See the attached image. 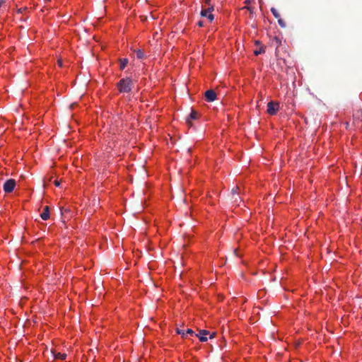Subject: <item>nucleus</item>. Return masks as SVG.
<instances>
[{
	"instance_id": "27",
	"label": "nucleus",
	"mask_w": 362,
	"mask_h": 362,
	"mask_svg": "<svg viewBox=\"0 0 362 362\" xmlns=\"http://www.w3.org/2000/svg\"><path fill=\"white\" fill-rule=\"evenodd\" d=\"M46 2L49 1L50 0H45Z\"/></svg>"
},
{
	"instance_id": "20",
	"label": "nucleus",
	"mask_w": 362,
	"mask_h": 362,
	"mask_svg": "<svg viewBox=\"0 0 362 362\" xmlns=\"http://www.w3.org/2000/svg\"><path fill=\"white\" fill-rule=\"evenodd\" d=\"M54 185L57 186V187H59L60 186V182L59 180H55L54 182Z\"/></svg>"
},
{
	"instance_id": "24",
	"label": "nucleus",
	"mask_w": 362,
	"mask_h": 362,
	"mask_svg": "<svg viewBox=\"0 0 362 362\" xmlns=\"http://www.w3.org/2000/svg\"><path fill=\"white\" fill-rule=\"evenodd\" d=\"M58 64H59V65L60 66H62V62H61V60H59V61H58Z\"/></svg>"
},
{
	"instance_id": "12",
	"label": "nucleus",
	"mask_w": 362,
	"mask_h": 362,
	"mask_svg": "<svg viewBox=\"0 0 362 362\" xmlns=\"http://www.w3.org/2000/svg\"><path fill=\"white\" fill-rule=\"evenodd\" d=\"M136 57L139 59H144L145 57L144 52L141 49H137L135 51Z\"/></svg>"
},
{
	"instance_id": "10",
	"label": "nucleus",
	"mask_w": 362,
	"mask_h": 362,
	"mask_svg": "<svg viewBox=\"0 0 362 362\" xmlns=\"http://www.w3.org/2000/svg\"><path fill=\"white\" fill-rule=\"evenodd\" d=\"M129 60L127 58H123L119 59V69L123 70L125 69L127 65L128 64Z\"/></svg>"
},
{
	"instance_id": "4",
	"label": "nucleus",
	"mask_w": 362,
	"mask_h": 362,
	"mask_svg": "<svg viewBox=\"0 0 362 362\" xmlns=\"http://www.w3.org/2000/svg\"><path fill=\"white\" fill-rule=\"evenodd\" d=\"M16 187V181L13 179L8 180L4 185V190L6 193H11Z\"/></svg>"
},
{
	"instance_id": "15",
	"label": "nucleus",
	"mask_w": 362,
	"mask_h": 362,
	"mask_svg": "<svg viewBox=\"0 0 362 362\" xmlns=\"http://www.w3.org/2000/svg\"><path fill=\"white\" fill-rule=\"evenodd\" d=\"M208 6H214L211 4V0H203L202 6V7H208Z\"/></svg>"
},
{
	"instance_id": "23",
	"label": "nucleus",
	"mask_w": 362,
	"mask_h": 362,
	"mask_svg": "<svg viewBox=\"0 0 362 362\" xmlns=\"http://www.w3.org/2000/svg\"><path fill=\"white\" fill-rule=\"evenodd\" d=\"M4 2V0H0V7L1 6L2 4Z\"/></svg>"
},
{
	"instance_id": "1",
	"label": "nucleus",
	"mask_w": 362,
	"mask_h": 362,
	"mask_svg": "<svg viewBox=\"0 0 362 362\" xmlns=\"http://www.w3.org/2000/svg\"><path fill=\"white\" fill-rule=\"evenodd\" d=\"M133 81L131 78L127 77L120 79L117 83V88L120 93H128L132 91Z\"/></svg>"
},
{
	"instance_id": "5",
	"label": "nucleus",
	"mask_w": 362,
	"mask_h": 362,
	"mask_svg": "<svg viewBox=\"0 0 362 362\" xmlns=\"http://www.w3.org/2000/svg\"><path fill=\"white\" fill-rule=\"evenodd\" d=\"M205 100L207 102H213L216 99V93L214 90H208L204 93Z\"/></svg>"
},
{
	"instance_id": "19",
	"label": "nucleus",
	"mask_w": 362,
	"mask_h": 362,
	"mask_svg": "<svg viewBox=\"0 0 362 362\" xmlns=\"http://www.w3.org/2000/svg\"><path fill=\"white\" fill-rule=\"evenodd\" d=\"M25 10H27L26 7L20 8L18 9V12L21 13L24 12Z\"/></svg>"
},
{
	"instance_id": "21",
	"label": "nucleus",
	"mask_w": 362,
	"mask_h": 362,
	"mask_svg": "<svg viewBox=\"0 0 362 362\" xmlns=\"http://www.w3.org/2000/svg\"><path fill=\"white\" fill-rule=\"evenodd\" d=\"M197 25H198L199 27H203L204 26V23H203L202 21H199L197 23Z\"/></svg>"
},
{
	"instance_id": "18",
	"label": "nucleus",
	"mask_w": 362,
	"mask_h": 362,
	"mask_svg": "<svg viewBox=\"0 0 362 362\" xmlns=\"http://www.w3.org/2000/svg\"><path fill=\"white\" fill-rule=\"evenodd\" d=\"M187 334L192 336L194 334V331L191 329H187L185 331V337H187Z\"/></svg>"
},
{
	"instance_id": "25",
	"label": "nucleus",
	"mask_w": 362,
	"mask_h": 362,
	"mask_svg": "<svg viewBox=\"0 0 362 362\" xmlns=\"http://www.w3.org/2000/svg\"><path fill=\"white\" fill-rule=\"evenodd\" d=\"M255 44H256V45H259V44H260V42H259V41L257 40V41H255Z\"/></svg>"
},
{
	"instance_id": "3",
	"label": "nucleus",
	"mask_w": 362,
	"mask_h": 362,
	"mask_svg": "<svg viewBox=\"0 0 362 362\" xmlns=\"http://www.w3.org/2000/svg\"><path fill=\"white\" fill-rule=\"evenodd\" d=\"M279 109V104L274 101H270L267 103V112L270 115H275Z\"/></svg>"
},
{
	"instance_id": "22",
	"label": "nucleus",
	"mask_w": 362,
	"mask_h": 362,
	"mask_svg": "<svg viewBox=\"0 0 362 362\" xmlns=\"http://www.w3.org/2000/svg\"><path fill=\"white\" fill-rule=\"evenodd\" d=\"M238 189H239V188H238V187H236L235 188L233 189L232 192H233V193H235H235H238Z\"/></svg>"
},
{
	"instance_id": "9",
	"label": "nucleus",
	"mask_w": 362,
	"mask_h": 362,
	"mask_svg": "<svg viewBox=\"0 0 362 362\" xmlns=\"http://www.w3.org/2000/svg\"><path fill=\"white\" fill-rule=\"evenodd\" d=\"M40 217L45 221L49 218V208L48 206L44 207L43 211L40 214Z\"/></svg>"
},
{
	"instance_id": "6",
	"label": "nucleus",
	"mask_w": 362,
	"mask_h": 362,
	"mask_svg": "<svg viewBox=\"0 0 362 362\" xmlns=\"http://www.w3.org/2000/svg\"><path fill=\"white\" fill-rule=\"evenodd\" d=\"M199 117V114L197 111L192 110L188 118L187 119V123L189 127L192 126V120L197 119Z\"/></svg>"
},
{
	"instance_id": "13",
	"label": "nucleus",
	"mask_w": 362,
	"mask_h": 362,
	"mask_svg": "<svg viewBox=\"0 0 362 362\" xmlns=\"http://www.w3.org/2000/svg\"><path fill=\"white\" fill-rule=\"evenodd\" d=\"M253 0H245L244 3L246 4L245 6H244L243 8V9L244 8H246L247 9L248 11H250V12L252 11V8L251 6H250L249 5L250 4V3Z\"/></svg>"
},
{
	"instance_id": "2",
	"label": "nucleus",
	"mask_w": 362,
	"mask_h": 362,
	"mask_svg": "<svg viewBox=\"0 0 362 362\" xmlns=\"http://www.w3.org/2000/svg\"><path fill=\"white\" fill-rule=\"evenodd\" d=\"M214 6L202 7L201 11V16L206 17L210 23L214 21V16L212 13Z\"/></svg>"
},
{
	"instance_id": "11",
	"label": "nucleus",
	"mask_w": 362,
	"mask_h": 362,
	"mask_svg": "<svg viewBox=\"0 0 362 362\" xmlns=\"http://www.w3.org/2000/svg\"><path fill=\"white\" fill-rule=\"evenodd\" d=\"M265 49H266L265 47L262 45L259 49H255L254 51V54L257 56L259 54H264L265 52Z\"/></svg>"
},
{
	"instance_id": "26",
	"label": "nucleus",
	"mask_w": 362,
	"mask_h": 362,
	"mask_svg": "<svg viewBox=\"0 0 362 362\" xmlns=\"http://www.w3.org/2000/svg\"><path fill=\"white\" fill-rule=\"evenodd\" d=\"M214 337V334H211V335H210V337H209V338H210V339H211V338H213Z\"/></svg>"
},
{
	"instance_id": "17",
	"label": "nucleus",
	"mask_w": 362,
	"mask_h": 362,
	"mask_svg": "<svg viewBox=\"0 0 362 362\" xmlns=\"http://www.w3.org/2000/svg\"><path fill=\"white\" fill-rule=\"evenodd\" d=\"M176 332H177V334L182 335V337L183 338L185 337V330H182V329H177L176 330Z\"/></svg>"
},
{
	"instance_id": "7",
	"label": "nucleus",
	"mask_w": 362,
	"mask_h": 362,
	"mask_svg": "<svg viewBox=\"0 0 362 362\" xmlns=\"http://www.w3.org/2000/svg\"><path fill=\"white\" fill-rule=\"evenodd\" d=\"M209 334L210 333L209 331L206 329H202L199 331V334L197 336L201 341H206L208 339L207 335H209Z\"/></svg>"
},
{
	"instance_id": "16",
	"label": "nucleus",
	"mask_w": 362,
	"mask_h": 362,
	"mask_svg": "<svg viewBox=\"0 0 362 362\" xmlns=\"http://www.w3.org/2000/svg\"><path fill=\"white\" fill-rule=\"evenodd\" d=\"M277 19H278V23H279V25L282 28H285L286 25L285 21L281 17Z\"/></svg>"
},
{
	"instance_id": "14",
	"label": "nucleus",
	"mask_w": 362,
	"mask_h": 362,
	"mask_svg": "<svg viewBox=\"0 0 362 362\" xmlns=\"http://www.w3.org/2000/svg\"><path fill=\"white\" fill-rule=\"evenodd\" d=\"M271 12L276 19L280 18L281 15L275 8H272Z\"/></svg>"
},
{
	"instance_id": "8",
	"label": "nucleus",
	"mask_w": 362,
	"mask_h": 362,
	"mask_svg": "<svg viewBox=\"0 0 362 362\" xmlns=\"http://www.w3.org/2000/svg\"><path fill=\"white\" fill-rule=\"evenodd\" d=\"M52 353L55 359L65 360L66 358V354L65 353L57 352L56 350H52Z\"/></svg>"
}]
</instances>
